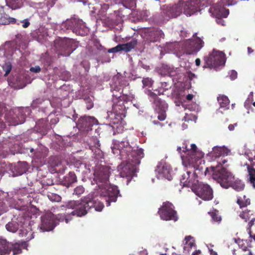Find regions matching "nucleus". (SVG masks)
<instances>
[{
    "instance_id": "nucleus-13",
    "label": "nucleus",
    "mask_w": 255,
    "mask_h": 255,
    "mask_svg": "<svg viewBox=\"0 0 255 255\" xmlns=\"http://www.w3.org/2000/svg\"><path fill=\"white\" fill-rule=\"evenodd\" d=\"M113 97L116 98V100H119L118 104H114L113 105V110L115 113V115L120 116V118L122 119V116L125 117V106L124 103L125 102H128L132 100L133 97L130 95L123 94L122 95L118 96L113 94Z\"/></svg>"
},
{
    "instance_id": "nucleus-5",
    "label": "nucleus",
    "mask_w": 255,
    "mask_h": 255,
    "mask_svg": "<svg viewBox=\"0 0 255 255\" xmlns=\"http://www.w3.org/2000/svg\"><path fill=\"white\" fill-rule=\"evenodd\" d=\"M191 149H189L186 145L183 144L182 148L186 150V155H182L181 158L183 164L186 167H195L196 164L200 161L203 157L204 154L202 151L197 150L196 145L192 144L190 145Z\"/></svg>"
},
{
    "instance_id": "nucleus-4",
    "label": "nucleus",
    "mask_w": 255,
    "mask_h": 255,
    "mask_svg": "<svg viewBox=\"0 0 255 255\" xmlns=\"http://www.w3.org/2000/svg\"><path fill=\"white\" fill-rule=\"evenodd\" d=\"M223 164L213 165L209 168L207 167L204 171V175L207 174L209 170L212 172L213 178L219 183L221 186L225 188H228L229 184L233 178V174L223 167Z\"/></svg>"
},
{
    "instance_id": "nucleus-9",
    "label": "nucleus",
    "mask_w": 255,
    "mask_h": 255,
    "mask_svg": "<svg viewBox=\"0 0 255 255\" xmlns=\"http://www.w3.org/2000/svg\"><path fill=\"white\" fill-rule=\"evenodd\" d=\"M62 26L63 28L72 30L74 33L81 36L87 35L89 32L88 27L82 20L75 17L67 19L62 23Z\"/></svg>"
},
{
    "instance_id": "nucleus-32",
    "label": "nucleus",
    "mask_w": 255,
    "mask_h": 255,
    "mask_svg": "<svg viewBox=\"0 0 255 255\" xmlns=\"http://www.w3.org/2000/svg\"><path fill=\"white\" fill-rule=\"evenodd\" d=\"M6 4L13 9L19 8L23 5V0H5Z\"/></svg>"
},
{
    "instance_id": "nucleus-47",
    "label": "nucleus",
    "mask_w": 255,
    "mask_h": 255,
    "mask_svg": "<svg viewBox=\"0 0 255 255\" xmlns=\"http://www.w3.org/2000/svg\"><path fill=\"white\" fill-rule=\"evenodd\" d=\"M144 87H150L152 85V81L149 78H143L142 81Z\"/></svg>"
},
{
    "instance_id": "nucleus-23",
    "label": "nucleus",
    "mask_w": 255,
    "mask_h": 255,
    "mask_svg": "<svg viewBox=\"0 0 255 255\" xmlns=\"http://www.w3.org/2000/svg\"><path fill=\"white\" fill-rule=\"evenodd\" d=\"M10 247H12V243L8 242L4 239H0V255H9Z\"/></svg>"
},
{
    "instance_id": "nucleus-37",
    "label": "nucleus",
    "mask_w": 255,
    "mask_h": 255,
    "mask_svg": "<svg viewBox=\"0 0 255 255\" xmlns=\"http://www.w3.org/2000/svg\"><path fill=\"white\" fill-rule=\"evenodd\" d=\"M248 170L250 175L251 183L255 188V169L248 165Z\"/></svg>"
},
{
    "instance_id": "nucleus-34",
    "label": "nucleus",
    "mask_w": 255,
    "mask_h": 255,
    "mask_svg": "<svg viewBox=\"0 0 255 255\" xmlns=\"http://www.w3.org/2000/svg\"><path fill=\"white\" fill-rule=\"evenodd\" d=\"M223 10V8L222 5L219 4L218 3L213 4L209 8V11L216 16L220 15Z\"/></svg>"
},
{
    "instance_id": "nucleus-10",
    "label": "nucleus",
    "mask_w": 255,
    "mask_h": 255,
    "mask_svg": "<svg viewBox=\"0 0 255 255\" xmlns=\"http://www.w3.org/2000/svg\"><path fill=\"white\" fill-rule=\"evenodd\" d=\"M204 68H216L225 65L226 57L223 52L214 49L208 56L204 57Z\"/></svg>"
},
{
    "instance_id": "nucleus-52",
    "label": "nucleus",
    "mask_w": 255,
    "mask_h": 255,
    "mask_svg": "<svg viewBox=\"0 0 255 255\" xmlns=\"http://www.w3.org/2000/svg\"><path fill=\"white\" fill-rule=\"evenodd\" d=\"M237 72L235 70H232L230 74V79L232 80H235L237 77Z\"/></svg>"
},
{
    "instance_id": "nucleus-6",
    "label": "nucleus",
    "mask_w": 255,
    "mask_h": 255,
    "mask_svg": "<svg viewBox=\"0 0 255 255\" xmlns=\"http://www.w3.org/2000/svg\"><path fill=\"white\" fill-rule=\"evenodd\" d=\"M194 171L192 172L187 171L186 173L182 175L181 179V182L184 186L190 187L192 191L200 184L198 177L203 174V169L200 167L198 164H196V167H193Z\"/></svg>"
},
{
    "instance_id": "nucleus-53",
    "label": "nucleus",
    "mask_w": 255,
    "mask_h": 255,
    "mask_svg": "<svg viewBox=\"0 0 255 255\" xmlns=\"http://www.w3.org/2000/svg\"><path fill=\"white\" fill-rule=\"evenodd\" d=\"M177 150L178 151V152L181 154V156L182 155H186L187 152H185L186 150L183 148L182 147H178Z\"/></svg>"
},
{
    "instance_id": "nucleus-31",
    "label": "nucleus",
    "mask_w": 255,
    "mask_h": 255,
    "mask_svg": "<svg viewBox=\"0 0 255 255\" xmlns=\"http://www.w3.org/2000/svg\"><path fill=\"white\" fill-rule=\"evenodd\" d=\"M19 228V225L17 221L12 220L5 225L7 231L13 233H16Z\"/></svg>"
},
{
    "instance_id": "nucleus-43",
    "label": "nucleus",
    "mask_w": 255,
    "mask_h": 255,
    "mask_svg": "<svg viewBox=\"0 0 255 255\" xmlns=\"http://www.w3.org/2000/svg\"><path fill=\"white\" fill-rule=\"evenodd\" d=\"M209 213L213 221L219 223L221 221L222 218L221 216L219 215L218 211H217L216 210L209 212Z\"/></svg>"
},
{
    "instance_id": "nucleus-8",
    "label": "nucleus",
    "mask_w": 255,
    "mask_h": 255,
    "mask_svg": "<svg viewBox=\"0 0 255 255\" xmlns=\"http://www.w3.org/2000/svg\"><path fill=\"white\" fill-rule=\"evenodd\" d=\"M62 26L63 28L72 30L74 33L81 36L87 35L89 32L88 27L82 20L75 17L67 19L62 23Z\"/></svg>"
},
{
    "instance_id": "nucleus-18",
    "label": "nucleus",
    "mask_w": 255,
    "mask_h": 255,
    "mask_svg": "<svg viewBox=\"0 0 255 255\" xmlns=\"http://www.w3.org/2000/svg\"><path fill=\"white\" fill-rule=\"evenodd\" d=\"M55 215L51 212L46 213L41 217V224L40 230L42 232L49 231L55 227Z\"/></svg>"
},
{
    "instance_id": "nucleus-12",
    "label": "nucleus",
    "mask_w": 255,
    "mask_h": 255,
    "mask_svg": "<svg viewBox=\"0 0 255 255\" xmlns=\"http://www.w3.org/2000/svg\"><path fill=\"white\" fill-rule=\"evenodd\" d=\"M149 96L153 100L155 111L158 114L157 119L160 121H164L166 118V112L168 109V105L153 92H150Z\"/></svg>"
},
{
    "instance_id": "nucleus-28",
    "label": "nucleus",
    "mask_w": 255,
    "mask_h": 255,
    "mask_svg": "<svg viewBox=\"0 0 255 255\" xmlns=\"http://www.w3.org/2000/svg\"><path fill=\"white\" fill-rule=\"evenodd\" d=\"M183 9L182 2H179L178 3L172 6L171 8V16L177 17L182 12Z\"/></svg>"
},
{
    "instance_id": "nucleus-61",
    "label": "nucleus",
    "mask_w": 255,
    "mask_h": 255,
    "mask_svg": "<svg viewBox=\"0 0 255 255\" xmlns=\"http://www.w3.org/2000/svg\"><path fill=\"white\" fill-rule=\"evenodd\" d=\"M193 98V95L192 94H188L186 96V99L191 101L192 100Z\"/></svg>"
},
{
    "instance_id": "nucleus-36",
    "label": "nucleus",
    "mask_w": 255,
    "mask_h": 255,
    "mask_svg": "<svg viewBox=\"0 0 255 255\" xmlns=\"http://www.w3.org/2000/svg\"><path fill=\"white\" fill-rule=\"evenodd\" d=\"M218 101L222 108H227L229 106L230 101L228 98L225 95H221L218 97Z\"/></svg>"
},
{
    "instance_id": "nucleus-54",
    "label": "nucleus",
    "mask_w": 255,
    "mask_h": 255,
    "mask_svg": "<svg viewBox=\"0 0 255 255\" xmlns=\"http://www.w3.org/2000/svg\"><path fill=\"white\" fill-rule=\"evenodd\" d=\"M24 231H29V230H27V229H20L19 230V237H24L25 238V237L27 236V235H26V233L24 232Z\"/></svg>"
},
{
    "instance_id": "nucleus-59",
    "label": "nucleus",
    "mask_w": 255,
    "mask_h": 255,
    "mask_svg": "<svg viewBox=\"0 0 255 255\" xmlns=\"http://www.w3.org/2000/svg\"><path fill=\"white\" fill-rule=\"evenodd\" d=\"M237 126V124H233V125L231 124V125H230L229 126L228 128H229V129L230 130L232 131V130H233L234 129L235 127Z\"/></svg>"
},
{
    "instance_id": "nucleus-45",
    "label": "nucleus",
    "mask_w": 255,
    "mask_h": 255,
    "mask_svg": "<svg viewBox=\"0 0 255 255\" xmlns=\"http://www.w3.org/2000/svg\"><path fill=\"white\" fill-rule=\"evenodd\" d=\"M84 191L85 189L82 186H79L74 189L73 194L79 196L84 192Z\"/></svg>"
},
{
    "instance_id": "nucleus-7",
    "label": "nucleus",
    "mask_w": 255,
    "mask_h": 255,
    "mask_svg": "<svg viewBox=\"0 0 255 255\" xmlns=\"http://www.w3.org/2000/svg\"><path fill=\"white\" fill-rule=\"evenodd\" d=\"M54 46L58 55L68 56L75 49L76 42L72 39L58 37L54 41Z\"/></svg>"
},
{
    "instance_id": "nucleus-21",
    "label": "nucleus",
    "mask_w": 255,
    "mask_h": 255,
    "mask_svg": "<svg viewBox=\"0 0 255 255\" xmlns=\"http://www.w3.org/2000/svg\"><path fill=\"white\" fill-rule=\"evenodd\" d=\"M147 39L149 42H154L163 38L164 33L162 31L158 28H153L147 34Z\"/></svg>"
},
{
    "instance_id": "nucleus-14",
    "label": "nucleus",
    "mask_w": 255,
    "mask_h": 255,
    "mask_svg": "<svg viewBox=\"0 0 255 255\" xmlns=\"http://www.w3.org/2000/svg\"><path fill=\"white\" fill-rule=\"evenodd\" d=\"M204 41L199 37L188 39L184 44V50L186 54H194L198 52L204 45Z\"/></svg>"
},
{
    "instance_id": "nucleus-56",
    "label": "nucleus",
    "mask_w": 255,
    "mask_h": 255,
    "mask_svg": "<svg viewBox=\"0 0 255 255\" xmlns=\"http://www.w3.org/2000/svg\"><path fill=\"white\" fill-rule=\"evenodd\" d=\"M113 50H114V53L121 51L122 49H121V44H118L116 47L113 48Z\"/></svg>"
},
{
    "instance_id": "nucleus-27",
    "label": "nucleus",
    "mask_w": 255,
    "mask_h": 255,
    "mask_svg": "<svg viewBox=\"0 0 255 255\" xmlns=\"http://www.w3.org/2000/svg\"><path fill=\"white\" fill-rule=\"evenodd\" d=\"M28 169V165L26 162H18L17 164L14 167L17 175H21L25 173Z\"/></svg>"
},
{
    "instance_id": "nucleus-41",
    "label": "nucleus",
    "mask_w": 255,
    "mask_h": 255,
    "mask_svg": "<svg viewBox=\"0 0 255 255\" xmlns=\"http://www.w3.org/2000/svg\"><path fill=\"white\" fill-rule=\"evenodd\" d=\"M47 197L50 201L53 202H59L61 200V196L55 193L50 192L48 193Z\"/></svg>"
},
{
    "instance_id": "nucleus-46",
    "label": "nucleus",
    "mask_w": 255,
    "mask_h": 255,
    "mask_svg": "<svg viewBox=\"0 0 255 255\" xmlns=\"http://www.w3.org/2000/svg\"><path fill=\"white\" fill-rule=\"evenodd\" d=\"M84 101L86 105V108L87 110H89L93 107L94 103L92 100L91 98H86L84 99Z\"/></svg>"
},
{
    "instance_id": "nucleus-25",
    "label": "nucleus",
    "mask_w": 255,
    "mask_h": 255,
    "mask_svg": "<svg viewBox=\"0 0 255 255\" xmlns=\"http://www.w3.org/2000/svg\"><path fill=\"white\" fill-rule=\"evenodd\" d=\"M16 19L13 17H9L7 14L4 12L2 9H0V24L6 25L10 23L14 24Z\"/></svg>"
},
{
    "instance_id": "nucleus-3",
    "label": "nucleus",
    "mask_w": 255,
    "mask_h": 255,
    "mask_svg": "<svg viewBox=\"0 0 255 255\" xmlns=\"http://www.w3.org/2000/svg\"><path fill=\"white\" fill-rule=\"evenodd\" d=\"M117 147L123 158H128L134 164H139L140 159L144 157L143 150L142 148L134 149L127 138L119 142L117 144H115L112 148L114 153H115L114 149Z\"/></svg>"
},
{
    "instance_id": "nucleus-64",
    "label": "nucleus",
    "mask_w": 255,
    "mask_h": 255,
    "mask_svg": "<svg viewBox=\"0 0 255 255\" xmlns=\"http://www.w3.org/2000/svg\"><path fill=\"white\" fill-rule=\"evenodd\" d=\"M248 52L249 54H251L254 52V50L252 49V48L248 47Z\"/></svg>"
},
{
    "instance_id": "nucleus-35",
    "label": "nucleus",
    "mask_w": 255,
    "mask_h": 255,
    "mask_svg": "<svg viewBox=\"0 0 255 255\" xmlns=\"http://www.w3.org/2000/svg\"><path fill=\"white\" fill-rule=\"evenodd\" d=\"M237 203L240 206V208H243L249 205L251 203V201L249 198H247L246 196L244 195L238 198Z\"/></svg>"
},
{
    "instance_id": "nucleus-55",
    "label": "nucleus",
    "mask_w": 255,
    "mask_h": 255,
    "mask_svg": "<svg viewBox=\"0 0 255 255\" xmlns=\"http://www.w3.org/2000/svg\"><path fill=\"white\" fill-rule=\"evenodd\" d=\"M47 5L49 7H52L55 3L57 0H46Z\"/></svg>"
},
{
    "instance_id": "nucleus-33",
    "label": "nucleus",
    "mask_w": 255,
    "mask_h": 255,
    "mask_svg": "<svg viewBox=\"0 0 255 255\" xmlns=\"http://www.w3.org/2000/svg\"><path fill=\"white\" fill-rule=\"evenodd\" d=\"M26 246L22 245V242L19 243H12V247H10V252L12 251L13 255L19 254L22 252V247H26Z\"/></svg>"
},
{
    "instance_id": "nucleus-50",
    "label": "nucleus",
    "mask_w": 255,
    "mask_h": 255,
    "mask_svg": "<svg viewBox=\"0 0 255 255\" xmlns=\"http://www.w3.org/2000/svg\"><path fill=\"white\" fill-rule=\"evenodd\" d=\"M22 23V27L23 28H27L30 25V22L28 18L24 19V20L20 21Z\"/></svg>"
},
{
    "instance_id": "nucleus-20",
    "label": "nucleus",
    "mask_w": 255,
    "mask_h": 255,
    "mask_svg": "<svg viewBox=\"0 0 255 255\" xmlns=\"http://www.w3.org/2000/svg\"><path fill=\"white\" fill-rule=\"evenodd\" d=\"M97 122V120L94 117L84 116L79 119L78 126L81 128L88 129L95 125Z\"/></svg>"
},
{
    "instance_id": "nucleus-1",
    "label": "nucleus",
    "mask_w": 255,
    "mask_h": 255,
    "mask_svg": "<svg viewBox=\"0 0 255 255\" xmlns=\"http://www.w3.org/2000/svg\"><path fill=\"white\" fill-rule=\"evenodd\" d=\"M110 169L107 166H102L97 168L94 173V180L96 182L99 189L100 197L106 199V205L109 206L112 202L117 201L120 191L118 187L109 183Z\"/></svg>"
},
{
    "instance_id": "nucleus-30",
    "label": "nucleus",
    "mask_w": 255,
    "mask_h": 255,
    "mask_svg": "<svg viewBox=\"0 0 255 255\" xmlns=\"http://www.w3.org/2000/svg\"><path fill=\"white\" fill-rule=\"evenodd\" d=\"M229 187H232L233 189L237 191H241L244 189L245 187L244 184L240 180H235V177L233 175V178L231 180V183L229 184Z\"/></svg>"
},
{
    "instance_id": "nucleus-17",
    "label": "nucleus",
    "mask_w": 255,
    "mask_h": 255,
    "mask_svg": "<svg viewBox=\"0 0 255 255\" xmlns=\"http://www.w3.org/2000/svg\"><path fill=\"white\" fill-rule=\"evenodd\" d=\"M118 168L121 176L128 178V184L135 174V166L129 163L123 162L119 166Z\"/></svg>"
},
{
    "instance_id": "nucleus-29",
    "label": "nucleus",
    "mask_w": 255,
    "mask_h": 255,
    "mask_svg": "<svg viewBox=\"0 0 255 255\" xmlns=\"http://www.w3.org/2000/svg\"><path fill=\"white\" fill-rule=\"evenodd\" d=\"M137 41L136 39H132L130 42L126 44H121L122 51H124L126 52L130 51L131 49L134 48L137 45Z\"/></svg>"
},
{
    "instance_id": "nucleus-48",
    "label": "nucleus",
    "mask_w": 255,
    "mask_h": 255,
    "mask_svg": "<svg viewBox=\"0 0 255 255\" xmlns=\"http://www.w3.org/2000/svg\"><path fill=\"white\" fill-rule=\"evenodd\" d=\"M246 154L247 156L249 158V160L250 161H253L254 159V155L255 154V150H253L251 151V150H249L248 151H247Z\"/></svg>"
},
{
    "instance_id": "nucleus-63",
    "label": "nucleus",
    "mask_w": 255,
    "mask_h": 255,
    "mask_svg": "<svg viewBox=\"0 0 255 255\" xmlns=\"http://www.w3.org/2000/svg\"><path fill=\"white\" fill-rule=\"evenodd\" d=\"M210 255H218L217 253L212 249L209 250Z\"/></svg>"
},
{
    "instance_id": "nucleus-60",
    "label": "nucleus",
    "mask_w": 255,
    "mask_h": 255,
    "mask_svg": "<svg viewBox=\"0 0 255 255\" xmlns=\"http://www.w3.org/2000/svg\"><path fill=\"white\" fill-rule=\"evenodd\" d=\"M152 123L154 125L159 126L161 127H162L163 126V124L162 123H160V122H159L157 121L154 120L152 122Z\"/></svg>"
},
{
    "instance_id": "nucleus-38",
    "label": "nucleus",
    "mask_w": 255,
    "mask_h": 255,
    "mask_svg": "<svg viewBox=\"0 0 255 255\" xmlns=\"http://www.w3.org/2000/svg\"><path fill=\"white\" fill-rule=\"evenodd\" d=\"M123 5L128 8H133L135 6V0H122Z\"/></svg>"
},
{
    "instance_id": "nucleus-39",
    "label": "nucleus",
    "mask_w": 255,
    "mask_h": 255,
    "mask_svg": "<svg viewBox=\"0 0 255 255\" xmlns=\"http://www.w3.org/2000/svg\"><path fill=\"white\" fill-rule=\"evenodd\" d=\"M248 247V254L243 255H255V241H251Z\"/></svg>"
},
{
    "instance_id": "nucleus-16",
    "label": "nucleus",
    "mask_w": 255,
    "mask_h": 255,
    "mask_svg": "<svg viewBox=\"0 0 255 255\" xmlns=\"http://www.w3.org/2000/svg\"><path fill=\"white\" fill-rule=\"evenodd\" d=\"M230 151V150L225 147H214L208 156L212 160H216L218 163L217 164H224L227 162V160L223 159V157L227 155Z\"/></svg>"
},
{
    "instance_id": "nucleus-44",
    "label": "nucleus",
    "mask_w": 255,
    "mask_h": 255,
    "mask_svg": "<svg viewBox=\"0 0 255 255\" xmlns=\"http://www.w3.org/2000/svg\"><path fill=\"white\" fill-rule=\"evenodd\" d=\"M2 67L3 70L5 72L4 74V76H6L10 72L12 69V65L10 62H5L3 65Z\"/></svg>"
},
{
    "instance_id": "nucleus-57",
    "label": "nucleus",
    "mask_w": 255,
    "mask_h": 255,
    "mask_svg": "<svg viewBox=\"0 0 255 255\" xmlns=\"http://www.w3.org/2000/svg\"><path fill=\"white\" fill-rule=\"evenodd\" d=\"M34 156L37 158H41L42 157H43V156L42 155V154L41 153V152L37 150L35 152V153H34Z\"/></svg>"
},
{
    "instance_id": "nucleus-51",
    "label": "nucleus",
    "mask_w": 255,
    "mask_h": 255,
    "mask_svg": "<svg viewBox=\"0 0 255 255\" xmlns=\"http://www.w3.org/2000/svg\"><path fill=\"white\" fill-rule=\"evenodd\" d=\"M30 71L34 73H39L41 71V68L39 66L32 67L30 68Z\"/></svg>"
},
{
    "instance_id": "nucleus-24",
    "label": "nucleus",
    "mask_w": 255,
    "mask_h": 255,
    "mask_svg": "<svg viewBox=\"0 0 255 255\" xmlns=\"http://www.w3.org/2000/svg\"><path fill=\"white\" fill-rule=\"evenodd\" d=\"M77 181V176L75 173L70 172L68 175L64 176L63 179L61 181V183L64 186L69 187Z\"/></svg>"
},
{
    "instance_id": "nucleus-22",
    "label": "nucleus",
    "mask_w": 255,
    "mask_h": 255,
    "mask_svg": "<svg viewBox=\"0 0 255 255\" xmlns=\"http://www.w3.org/2000/svg\"><path fill=\"white\" fill-rule=\"evenodd\" d=\"M239 216L246 222L251 219L250 222L248 224L249 228L254 224L255 221V216L254 215L253 211L250 210H245L240 213Z\"/></svg>"
},
{
    "instance_id": "nucleus-11",
    "label": "nucleus",
    "mask_w": 255,
    "mask_h": 255,
    "mask_svg": "<svg viewBox=\"0 0 255 255\" xmlns=\"http://www.w3.org/2000/svg\"><path fill=\"white\" fill-rule=\"evenodd\" d=\"M158 214L161 219L165 221H176L178 218L173 204L169 201L163 202L158 209Z\"/></svg>"
},
{
    "instance_id": "nucleus-40",
    "label": "nucleus",
    "mask_w": 255,
    "mask_h": 255,
    "mask_svg": "<svg viewBox=\"0 0 255 255\" xmlns=\"http://www.w3.org/2000/svg\"><path fill=\"white\" fill-rule=\"evenodd\" d=\"M185 245H186L185 248L189 247L190 248H192L195 246V241L193 239V238L190 236H186L185 238Z\"/></svg>"
},
{
    "instance_id": "nucleus-26",
    "label": "nucleus",
    "mask_w": 255,
    "mask_h": 255,
    "mask_svg": "<svg viewBox=\"0 0 255 255\" xmlns=\"http://www.w3.org/2000/svg\"><path fill=\"white\" fill-rule=\"evenodd\" d=\"M179 71V68L175 69L166 65H163L161 69V72L162 74L165 75H168L172 77H175L178 73Z\"/></svg>"
},
{
    "instance_id": "nucleus-62",
    "label": "nucleus",
    "mask_w": 255,
    "mask_h": 255,
    "mask_svg": "<svg viewBox=\"0 0 255 255\" xmlns=\"http://www.w3.org/2000/svg\"><path fill=\"white\" fill-rule=\"evenodd\" d=\"M195 64H196V65L197 66H200V65L201 64V60L199 58H197L195 60Z\"/></svg>"
},
{
    "instance_id": "nucleus-58",
    "label": "nucleus",
    "mask_w": 255,
    "mask_h": 255,
    "mask_svg": "<svg viewBox=\"0 0 255 255\" xmlns=\"http://www.w3.org/2000/svg\"><path fill=\"white\" fill-rule=\"evenodd\" d=\"M239 0H227L228 5L236 4Z\"/></svg>"
},
{
    "instance_id": "nucleus-42",
    "label": "nucleus",
    "mask_w": 255,
    "mask_h": 255,
    "mask_svg": "<svg viewBox=\"0 0 255 255\" xmlns=\"http://www.w3.org/2000/svg\"><path fill=\"white\" fill-rule=\"evenodd\" d=\"M24 232L26 233L27 236L24 239L25 241L22 242V245L26 246V242L34 238L33 232L31 230L29 231H24Z\"/></svg>"
},
{
    "instance_id": "nucleus-49",
    "label": "nucleus",
    "mask_w": 255,
    "mask_h": 255,
    "mask_svg": "<svg viewBox=\"0 0 255 255\" xmlns=\"http://www.w3.org/2000/svg\"><path fill=\"white\" fill-rule=\"evenodd\" d=\"M239 246L243 252H246V251H248L249 247H247L246 245H245V244L243 242V241H242L241 243H240Z\"/></svg>"
},
{
    "instance_id": "nucleus-2",
    "label": "nucleus",
    "mask_w": 255,
    "mask_h": 255,
    "mask_svg": "<svg viewBox=\"0 0 255 255\" xmlns=\"http://www.w3.org/2000/svg\"><path fill=\"white\" fill-rule=\"evenodd\" d=\"M68 206L74 209L70 214L77 217L85 215L92 208H94L96 211L100 212L104 207L103 203L96 197L92 198L88 197L81 201H72Z\"/></svg>"
},
{
    "instance_id": "nucleus-19",
    "label": "nucleus",
    "mask_w": 255,
    "mask_h": 255,
    "mask_svg": "<svg viewBox=\"0 0 255 255\" xmlns=\"http://www.w3.org/2000/svg\"><path fill=\"white\" fill-rule=\"evenodd\" d=\"M183 12L186 15H191L200 10V0H189L182 2Z\"/></svg>"
},
{
    "instance_id": "nucleus-15",
    "label": "nucleus",
    "mask_w": 255,
    "mask_h": 255,
    "mask_svg": "<svg viewBox=\"0 0 255 255\" xmlns=\"http://www.w3.org/2000/svg\"><path fill=\"white\" fill-rule=\"evenodd\" d=\"M193 192L197 196L205 201L211 200L213 198V189L207 184L201 182Z\"/></svg>"
}]
</instances>
